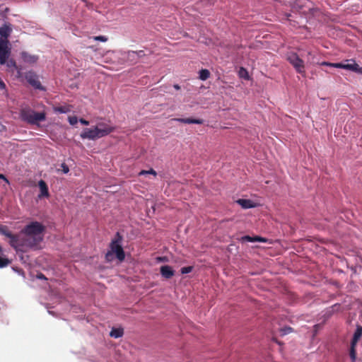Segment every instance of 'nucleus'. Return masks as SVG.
<instances>
[{
    "label": "nucleus",
    "instance_id": "f257e3e1",
    "mask_svg": "<svg viewBox=\"0 0 362 362\" xmlns=\"http://www.w3.org/2000/svg\"><path fill=\"white\" fill-rule=\"evenodd\" d=\"M45 227L40 222L32 221L27 224L18 234V250L25 252L36 248L43 240Z\"/></svg>",
    "mask_w": 362,
    "mask_h": 362
},
{
    "label": "nucleus",
    "instance_id": "f03ea898",
    "mask_svg": "<svg viewBox=\"0 0 362 362\" xmlns=\"http://www.w3.org/2000/svg\"><path fill=\"white\" fill-rule=\"evenodd\" d=\"M19 116L22 121L32 125H39L40 122L46 119L45 112H37L29 107L21 108Z\"/></svg>",
    "mask_w": 362,
    "mask_h": 362
},
{
    "label": "nucleus",
    "instance_id": "7ed1b4c3",
    "mask_svg": "<svg viewBox=\"0 0 362 362\" xmlns=\"http://www.w3.org/2000/svg\"><path fill=\"white\" fill-rule=\"evenodd\" d=\"M115 57L118 59V63L124 64L128 63L133 65L139 63L138 55L135 51H118L115 52Z\"/></svg>",
    "mask_w": 362,
    "mask_h": 362
},
{
    "label": "nucleus",
    "instance_id": "20e7f679",
    "mask_svg": "<svg viewBox=\"0 0 362 362\" xmlns=\"http://www.w3.org/2000/svg\"><path fill=\"white\" fill-rule=\"evenodd\" d=\"M122 239V238L119 233H117L116 238L112 240L110 245V251L113 254H115L116 257L121 262L125 258L124 251L120 245Z\"/></svg>",
    "mask_w": 362,
    "mask_h": 362
},
{
    "label": "nucleus",
    "instance_id": "39448f33",
    "mask_svg": "<svg viewBox=\"0 0 362 362\" xmlns=\"http://www.w3.org/2000/svg\"><path fill=\"white\" fill-rule=\"evenodd\" d=\"M11 55L8 40L0 38V64L4 65Z\"/></svg>",
    "mask_w": 362,
    "mask_h": 362
},
{
    "label": "nucleus",
    "instance_id": "423d86ee",
    "mask_svg": "<svg viewBox=\"0 0 362 362\" xmlns=\"http://www.w3.org/2000/svg\"><path fill=\"white\" fill-rule=\"evenodd\" d=\"M288 61L295 68L296 71L299 74H305L304 62L296 53H291L287 57Z\"/></svg>",
    "mask_w": 362,
    "mask_h": 362
},
{
    "label": "nucleus",
    "instance_id": "0eeeda50",
    "mask_svg": "<svg viewBox=\"0 0 362 362\" xmlns=\"http://www.w3.org/2000/svg\"><path fill=\"white\" fill-rule=\"evenodd\" d=\"M0 234L4 235L10 239L9 244L15 250H18V235L13 234L6 226H0Z\"/></svg>",
    "mask_w": 362,
    "mask_h": 362
},
{
    "label": "nucleus",
    "instance_id": "6e6552de",
    "mask_svg": "<svg viewBox=\"0 0 362 362\" xmlns=\"http://www.w3.org/2000/svg\"><path fill=\"white\" fill-rule=\"evenodd\" d=\"M82 139L95 140L101 138L95 127L94 128H86L81 134Z\"/></svg>",
    "mask_w": 362,
    "mask_h": 362
},
{
    "label": "nucleus",
    "instance_id": "1a4fd4ad",
    "mask_svg": "<svg viewBox=\"0 0 362 362\" xmlns=\"http://www.w3.org/2000/svg\"><path fill=\"white\" fill-rule=\"evenodd\" d=\"M95 128L100 137L105 136L114 131V127L103 122L98 123Z\"/></svg>",
    "mask_w": 362,
    "mask_h": 362
},
{
    "label": "nucleus",
    "instance_id": "9d476101",
    "mask_svg": "<svg viewBox=\"0 0 362 362\" xmlns=\"http://www.w3.org/2000/svg\"><path fill=\"white\" fill-rule=\"evenodd\" d=\"M28 82L36 89L43 90V88L38 79V77L32 73H30L26 76Z\"/></svg>",
    "mask_w": 362,
    "mask_h": 362
},
{
    "label": "nucleus",
    "instance_id": "9b49d317",
    "mask_svg": "<svg viewBox=\"0 0 362 362\" xmlns=\"http://www.w3.org/2000/svg\"><path fill=\"white\" fill-rule=\"evenodd\" d=\"M38 186H39V188L40 190V193L38 195V197L39 198L48 197L49 196V190H48V187H47L46 182L44 180H40L38 182Z\"/></svg>",
    "mask_w": 362,
    "mask_h": 362
},
{
    "label": "nucleus",
    "instance_id": "f8f14e48",
    "mask_svg": "<svg viewBox=\"0 0 362 362\" xmlns=\"http://www.w3.org/2000/svg\"><path fill=\"white\" fill-rule=\"evenodd\" d=\"M335 68H341L344 69L357 71L358 69V64L355 63L354 62L352 64L336 63Z\"/></svg>",
    "mask_w": 362,
    "mask_h": 362
},
{
    "label": "nucleus",
    "instance_id": "ddd939ff",
    "mask_svg": "<svg viewBox=\"0 0 362 362\" xmlns=\"http://www.w3.org/2000/svg\"><path fill=\"white\" fill-rule=\"evenodd\" d=\"M161 275L165 279H170L174 275V270L168 265H163L160 269Z\"/></svg>",
    "mask_w": 362,
    "mask_h": 362
},
{
    "label": "nucleus",
    "instance_id": "4468645a",
    "mask_svg": "<svg viewBox=\"0 0 362 362\" xmlns=\"http://www.w3.org/2000/svg\"><path fill=\"white\" fill-rule=\"evenodd\" d=\"M12 32V29L9 25L4 24L0 28V36L3 40H8Z\"/></svg>",
    "mask_w": 362,
    "mask_h": 362
},
{
    "label": "nucleus",
    "instance_id": "2eb2a0df",
    "mask_svg": "<svg viewBox=\"0 0 362 362\" xmlns=\"http://www.w3.org/2000/svg\"><path fill=\"white\" fill-rule=\"evenodd\" d=\"M173 120L180 122L185 124H202L204 120L202 119H193V118H175Z\"/></svg>",
    "mask_w": 362,
    "mask_h": 362
},
{
    "label": "nucleus",
    "instance_id": "dca6fc26",
    "mask_svg": "<svg viewBox=\"0 0 362 362\" xmlns=\"http://www.w3.org/2000/svg\"><path fill=\"white\" fill-rule=\"evenodd\" d=\"M361 336H362V326L357 325L356 329L354 334L351 344H352L353 346H356L357 343L359 341V339H361Z\"/></svg>",
    "mask_w": 362,
    "mask_h": 362
},
{
    "label": "nucleus",
    "instance_id": "f3484780",
    "mask_svg": "<svg viewBox=\"0 0 362 362\" xmlns=\"http://www.w3.org/2000/svg\"><path fill=\"white\" fill-rule=\"evenodd\" d=\"M241 240L243 242H261V243H266L267 240L264 238L260 237V236H254L251 237L250 235H245L241 238Z\"/></svg>",
    "mask_w": 362,
    "mask_h": 362
},
{
    "label": "nucleus",
    "instance_id": "a211bd4d",
    "mask_svg": "<svg viewBox=\"0 0 362 362\" xmlns=\"http://www.w3.org/2000/svg\"><path fill=\"white\" fill-rule=\"evenodd\" d=\"M21 57L25 62L30 64L36 62L38 59L37 56L32 55L26 52L21 53Z\"/></svg>",
    "mask_w": 362,
    "mask_h": 362
},
{
    "label": "nucleus",
    "instance_id": "6ab92c4d",
    "mask_svg": "<svg viewBox=\"0 0 362 362\" xmlns=\"http://www.w3.org/2000/svg\"><path fill=\"white\" fill-rule=\"evenodd\" d=\"M236 202L243 209H250L255 206L253 202L250 199H239Z\"/></svg>",
    "mask_w": 362,
    "mask_h": 362
},
{
    "label": "nucleus",
    "instance_id": "aec40b11",
    "mask_svg": "<svg viewBox=\"0 0 362 362\" xmlns=\"http://www.w3.org/2000/svg\"><path fill=\"white\" fill-rule=\"evenodd\" d=\"M53 110L57 113H67L71 110V106L69 105L56 106L53 107Z\"/></svg>",
    "mask_w": 362,
    "mask_h": 362
},
{
    "label": "nucleus",
    "instance_id": "412c9836",
    "mask_svg": "<svg viewBox=\"0 0 362 362\" xmlns=\"http://www.w3.org/2000/svg\"><path fill=\"white\" fill-rule=\"evenodd\" d=\"M124 334V331H123V329H121V328H113L110 333V335L112 337H114V338H119V337H122Z\"/></svg>",
    "mask_w": 362,
    "mask_h": 362
},
{
    "label": "nucleus",
    "instance_id": "4be33fe9",
    "mask_svg": "<svg viewBox=\"0 0 362 362\" xmlns=\"http://www.w3.org/2000/svg\"><path fill=\"white\" fill-rule=\"evenodd\" d=\"M135 52H136V55H138L139 62L142 61L145 57L152 54V52L151 50H148V54H146L144 50H139V51H135Z\"/></svg>",
    "mask_w": 362,
    "mask_h": 362
},
{
    "label": "nucleus",
    "instance_id": "5701e85b",
    "mask_svg": "<svg viewBox=\"0 0 362 362\" xmlns=\"http://www.w3.org/2000/svg\"><path fill=\"white\" fill-rule=\"evenodd\" d=\"M210 76V72L208 69H202L199 71V78L202 81H205L208 79Z\"/></svg>",
    "mask_w": 362,
    "mask_h": 362
},
{
    "label": "nucleus",
    "instance_id": "b1692460",
    "mask_svg": "<svg viewBox=\"0 0 362 362\" xmlns=\"http://www.w3.org/2000/svg\"><path fill=\"white\" fill-rule=\"evenodd\" d=\"M7 67L10 69L12 71L13 69H17L16 62L13 59H9L6 61V64Z\"/></svg>",
    "mask_w": 362,
    "mask_h": 362
},
{
    "label": "nucleus",
    "instance_id": "393cba45",
    "mask_svg": "<svg viewBox=\"0 0 362 362\" xmlns=\"http://www.w3.org/2000/svg\"><path fill=\"white\" fill-rule=\"evenodd\" d=\"M356 346H353L352 344H351V347H350V351H349V356H350V358L352 361V362H355L356 361Z\"/></svg>",
    "mask_w": 362,
    "mask_h": 362
},
{
    "label": "nucleus",
    "instance_id": "a878e982",
    "mask_svg": "<svg viewBox=\"0 0 362 362\" xmlns=\"http://www.w3.org/2000/svg\"><path fill=\"white\" fill-rule=\"evenodd\" d=\"M238 75L240 78L248 79L249 78V74L246 69L243 67H240V70L238 71Z\"/></svg>",
    "mask_w": 362,
    "mask_h": 362
},
{
    "label": "nucleus",
    "instance_id": "bb28decb",
    "mask_svg": "<svg viewBox=\"0 0 362 362\" xmlns=\"http://www.w3.org/2000/svg\"><path fill=\"white\" fill-rule=\"evenodd\" d=\"M11 264V261L6 257H0V268L6 267Z\"/></svg>",
    "mask_w": 362,
    "mask_h": 362
},
{
    "label": "nucleus",
    "instance_id": "cd10ccee",
    "mask_svg": "<svg viewBox=\"0 0 362 362\" xmlns=\"http://www.w3.org/2000/svg\"><path fill=\"white\" fill-rule=\"evenodd\" d=\"M147 174H151V175H153V176H156V175H157L156 172L152 168L150 169L149 170H141L139 175H147Z\"/></svg>",
    "mask_w": 362,
    "mask_h": 362
},
{
    "label": "nucleus",
    "instance_id": "c85d7f7f",
    "mask_svg": "<svg viewBox=\"0 0 362 362\" xmlns=\"http://www.w3.org/2000/svg\"><path fill=\"white\" fill-rule=\"evenodd\" d=\"M192 269H193V267H191V266L185 267L181 268L180 272L183 274H188V273H189V272H191L192 271Z\"/></svg>",
    "mask_w": 362,
    "mask_h": 362
},
{
    "label": "nucleus",
    "instance_id": "c756f323",
    "mask_svg": "<svg viewBox=\"0 0 362 362\" xmlns=\"http://www.w3.org/2000/svg\"><path fill=\"white\" fill-rule=\"evenodd\" d=\"M68 120L71 125H75L78 122V118L76 116L69 117Z\"/></svg>",
    "mask_w": 362,
    "mask_h": 362
},
{
    "label": "nucleus",
    "instance_id": "7c9ffc66",
    "mask_svg": "<svg viewBox=\"0 0 362 362\" xmlns=\"http://www.w3.org/2000/svg\"><path fill=\"white\" fill-rule=\"evenodd\" d=\"M93 39L95 41H100V42H106L107 41V37L104 35H99V36H95Z\"/></svg>",
    "mask_w": 362,
    "mask_h": 362
},
{
    "label": "nucleus",
    "instance_id": "2f4dec72",
    "mask_svg": "<svg viewBox=\"0 0 362 362\" xmlns=\"http://www.w3.org/2000/svg\"><path fill=\"white\" fill-rule=\"evenodd\" d=\"M113 253L110 250L105 255V259L107 262H111L113 259Z\"/></svg>",
    "mask_w": 362,
    "mask_h": 362
},
{
    "label": "nucleus",
    "instance_id": "473e14b6",
    "mask_svg": "<svg viewBox=\"0 0 362 362\" xmlns=\"http://www.w3.org/2000/svg\"><path fill=\"white\" fill-rule=\"evenodd\" d=\"M61 167H62V170L64 173L66 174V173H69V167H68V165L66 164L62 163L61 165Z\"/></svg>",
    "mask_w": 362,
    "mask_h": 362
},
{
    "label": "nucleus",
    "instance_id": "72a5a7b5",
    "mask_svg": "<svg viewBox=\"0 0 362 362\" xmlns=\"http://www.w3.org/2000/svg\"><path fill=\"white\" fill-rule=\"evenodd\" d=\"M291 331H292L291 327H286V328L281 329L283 335L287 334L291 332Z\"/></svg>",
    "mask_w": 362,
    "mask_h": 362
},
{
    "label": "nucleus",
    "instance_id": "f704fd0d",
    "mask_svg": "<svg viewBox=\"0 0 362 362\" xmlns=\"http://www.w3.org/2000/svg\"><path fill=\"white\" fill-rule=\"evenodd\" d=\"M335 64H336V63H330V62H323L320 64V65H322V66H330V67H335Z\"/></svg>",
    "mask_w": 362,
    "mask_h": 362
},
{
    "label": "nucleus",
    "instance_id": "c9c22d12",
    "mask_svg": "<svg viewBox=\"0 0 362 362\" xmlns=\"http://www.w3.org/2000/svg\"><path fill=\"white\" fill-rule=\"evenodd\" d=\"M79 122L82 124H84V125H88L89 124V122L81 118L79 119Z\"/></svg>",
    "mask_w": 362,
    "mask_h": 362
},
{
    "label": "nucleus",
    "instance_id": "e433bc0d",
    "mask_svg": "<svg viewBox=\"0 0 362 362\" xmlns=\"http://www.w3.org/2000/svg\"><path fill=\"white\" fill-rule=\"evenodd\" d=\"M0 179L4 180L6 183H9L8 180L3 174H0Z\"/></svg>",
    "mask_w": 362,
    "mask_h": 362
},
{
    "label": "nucleus",
    "instance_id": "4c0bfd02",
    "mask_svg": "<svg viewBox=\"0 0 362 362\" xmlns=\"http://www.w3.org/2000/svg\"><path fill=\"white\" fill-rule=\"evenodd\" d=\"M37 278H38V279H46V278H45V275H44V274H37Z\"/></svg>",
    "mask_w": 362,
    "mask_h": 362
},
{
    "label": "nucleus",
    "instance_id": "58836bf2",
    "mask_svg": "<svg viewBox=\"0 0 362 362\" xmlns=\"http://www.w3.org/2000/svg\"><path fill=\"white\" fill-rule=\"evenodd\" d=\"M173 86L176 90L180 89V86L178 84H175Z\"/></svg>",
    "mask_w": 362,
    "mask_h": 362
},
{
    "label": "nucleus",
    "instance_id": "ea45409f",
    "mask_svg": "<svg viewBox=\"0 0 362 362\" xmlns=\"http://www.w3.org/2000/svg\"><path fill=\"white\" fill-rule=\"evenodd\" d=\"M3 252H4V251H3V249H2V247L0 246V254H2V253H3Z\"/></svg>",
    "mask_w": 362,
    "mask_h": 362
}]
</instances>
